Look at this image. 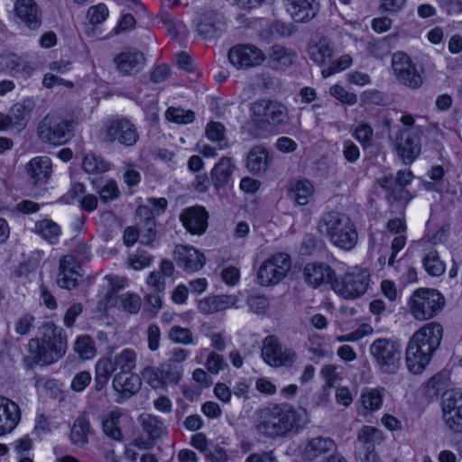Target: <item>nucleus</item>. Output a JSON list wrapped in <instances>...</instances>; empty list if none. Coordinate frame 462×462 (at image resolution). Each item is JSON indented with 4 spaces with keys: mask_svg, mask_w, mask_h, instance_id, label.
<instances>
[{
    "mask_svg": "<svg viewBox=\"0 0 462 462\" xmlns=\"http://www.w3.org/2000/svg\"><path fill=\"white\" fill-rule=\"evenodd\" d=\"M305 424V412L297 411L288 403H281L263 409L255 429L261 435L277 438L297 434Z\"/></svg>",
    "mask_w": 462,
    "mask_h": 462,
    "instance_id": "nucleus-2",
    "label": "nucleus"
},
{
    "mask_svg": "<svg viewBox=\"0 0 462 462\" xmlns=\"http://www.w3.org/2000/svg\"><path fill=\"white\" fill-rule=\"evenodd\" d=\"M383 434L381 430L372 426H363L357 433V440L367 451H374V446L383 441Z\"/></svg>",
    "mask_w": 462,
    "mask_h": 462,
    "instance_id": "nucleus-42",
    "label": "nucleus"
},
{
    "mask_svg": "<svg viewBox=\"0 0 462 462\" xmlns=\"http://www.w3.org/2000/svg\"><path fill=\"white\" fill-rule=\"evenodd\" d=\"M168 339L176 345L196 346L199 337L189 328L173 325L167 332Z\"/></svg>",
    "mask_w": 462,
    "mask_h": 462,
    "instance_id": "nucleus-41",
    "label": "nucleus"
},
{
    "mask_svg": "<svg viewBox=\"0 0 462 462\" xmlns=\"http://www.w3.org/2000/svg\"><path fill=\"white\" fill-rule=\"evenodd\" d=\"M392 67L395 77L402 85L411 88H419L422 85L421 75L406 53L395 52L392 58Z\"/></svg>",
    "mask_w": 462,
    "mask_h": 462,
    "instance_id": "nucleus-15",
    "label": "nucleus"
},
{
    "mask_svg": "<svg viewBox=\"0 0 462 462\" xmlns=\"http://www.w3.org/2000/svg\"><path fill=\"white\" fill-rule=\"evenodd\" d=\"M263 360L274 368H291L298 360L296 351L281 343L275 336H267L261 350Z\"/></svg>",
    "mask_w": 462,
    "mask_h": 462,
    "instance_id": "nucleus-9",
    "label": "nucleus"
},
{
    "mask_svg": "<svg viewBox=\"0 0 462 462\" xmlns=\"http://www.w3.org/2000/svg\"><path fill=\"white\" fill-rule=\"evenodd\" d=\"M308 54L310 59L318 66L328 65L334 55L330 40L326 37L312 39L308 45Z\"/></svg>",
    "mask_w": 462,
    "mask_h": 462,
    "instance_id": "nucleus-27",
    "label": "nucleus"
},
{
    "mask_svg": "<svg viewBox=\"0 0 462 462\" xmlns=\"http://www.w3.org/2000/svg\"><path fill=\"white\" fill-rule=\"evenodd\" d=\"M3 66L13 77L21 76L27 79L34 71L31 62L14 53L7 54L3 58Z\"/></svg>",
    "mask_w": 462,
    "mask_h": 462,
    "instance_id": "nucleus-28",
    "label": "nucleus"
},
{
    "mask_svg": "<svg viewBox=\"0 0 462 462\" xmlns=\"http://www.w3.org/2000/svg\"><path fill=\"white\" fill-rule=\"evenodd\" d=\"M271 157L262 146H254L247 155L246 167L252 173H260L267 170Z\"/></svg>",
    "mask_w": 462,
    "mask_h": 462,
    "instance_id": "nucleus-34",
    "label": "nucleus"
},
{
    "mask_svg": "<svg viewBox=\"0 0 462 462\" xmlns=\"http://www.w3.org/2000/svg\"><path fill=\"white\" fill-rule=\"evenodd\" d=\"M446 387V375L439 373L433 375L424 384V392L427 397H437Z\"/></svg>",
    "mask_w": 462,
    "mask_h": 462,
    "instance_id": "nucleus-50",
    "label": "nucleus"
},
{
    "mask_svg": "<svg viewBox=\"0 0 462 462\" xmlns=\"http://www.w3.org/2000/svg\"><path fill=\"white\" fill-rule=\"evenodd\" d=\"M82 169L88 173H98L109 169L107 162L94 154H87L82 161Z\"/></svg>",
    "mask_w": 462,
    "mask_h": 462,
    "instance_id": "nucleus-52",
    "label": "nucleus"
},
{
    "mask_svg": "<svg viewBox=\"0 0 462 462\" xmlns=\"http://www.w3.org/2000/svg\"><path fill=\"white\" fill-rule=\"evenodd\" d=\"M35 108V102L32 98L28 97L20 103L14 104L11 110L10 116L14 125L18 126H25L32 116V113Z\"/></svg>",
    "mask_w": 462,
    "mask_h": 462,
    "instance_id": "nucleus-39",
    "label": "nucleus"
},
{
    "mask_svg": "<svg viewBox=\"0 0 462 462\" xmlns=\"http://www.w3.org/2000/svg\"><path fill=\"white\" fill-rule=\"evenodd\" d=\"M80 264L73 255H65L60 260L57 284L67 290L74 289L81 277Z\"/></svg>",
    "mask_w": 462,
    "mask_h": 462,
    "instance_id": "nucleus-21",
    "label": "nucleus"
},
{
    "mask_svg": "<svg viewBox=\"0 0 462 462\" xmlns=\"http://www.w3.org/2000/svg\"><path fill=\"white\" fill-rule=\"evenodd\" d=\"M253 124L263 130H279L288 122V109L279 101L260 98L249 106Z\"/></svg>",
    "mask_w": 462,
    "mask_h": 462,
    "instance_id": "nucleus-5",
    "label": "nucleus"
},
{
    "mask_svg": "<svg viewBox=\"0 0 462 462\" xmlns=\"http://www.w3.org/2000/svg\"><path fill=\"white\" fill-rule=\"evenodd\" d=\"M236 166L230 157H222L211 171V180L216 189L223 188L231 180Z\"/></svg>",
    "mask_w": 462,
    "mask_h": 462,
    "instance_id": "nucleus-32",
    "label": "nucleus"
},
{
    "mask_svg": "<svg viewBox=\"0 0 462 462\" xmlns=\"http://www.w3.org/2000/svg\"><path fill=\"white\" fill-rule=\"evenodd\" d=\"M442 420L448 430L455 434L462 433V392L449 390L443 394Z\"/></svg>",
    "mask_w": 462,
    "mask_h": 462,
    "instance_id": "nucleus-13",
    "label": "nucleus"
},
{
    "mask_svg": "<svg viewBox=\"0 0 462 462\" xmlns=\"http://www.w3.org/2000/svg\"><path fill=\"white\" fill-rule=\"evenodd\" d=\"M142 380L134 372L116 373L112 379V387L118 396L116 402L122 403L135 395L141 389Z\"/></svg>",
    "mask_w": 462,
    "mask_h": 462,
    "instance_id": "nucleus-18",
    "label": "nucleus"
},
{
    "mask_svg": "<svg viewBox=\"0 0 462 462\" xmlns=\"http://www.w3.org/2000/svg\"><path fill=\"white\" fill-rule=\"evenodd\" d=\"M384 392L383 388H370L364 391L360 397L362 407L369 412L380 410L383 402Z\"/></svg>",
    "mask_w": 462,
    "mask_h": 462,
    "instance_id": "nucleus-45",
    "label": "nucleus"
},
{
    "mask_svg": "<svg viewBox=\"0 0 462 462\" xmlns=\"http://www.w3.org/2000/svg\"><path fill=\"white\" fill-rule=\"evenodd\" d=\"M15 17L29 30H39L42 23V13L35 0H15Z\"/></svg>",
    "mask_w": 462,
    "mask_h": 462,
    "instance_id": "nucleus-17",
    "label": "nucleus"
},
{
    "mask_svg": "<svg viewBox=\"0 0 462 462\" xmlns=\"http://www.w3.org/2000/svg\"><path fill=\"white\" fill-rule=\"evenodd\" d=\"M205 366L209 373L217 374L227 367V364L223 356L217 352H211L207 357Z\"/></svg>",
    "mask_w": 462,
    "mask_h": 462,
    "instance_id": "nucleus-60",
    "label": "nucleus"
},
{
    "mask_svg": "<svg viewBox=\"0 0 462 462\" xmlns=\"http://www.w3.org/2000/svg\"><path fill=\"white\" fill-rule=\"evenodd\" d=\"M166 277L160 272L152 271L147 276V285L156 292H163L166 289Z\"/></svg>",
    "mask_w": 462,
    "mask_h": 462,
    "instance_id": "nucleus-63",
    "label": "nucleus"
},
{
    "mask_svg": "<svg viewBox=\"0 0 462 462\" xmlns=\"http://www.w3.org/2000/svg\"><path fill=\"white\" fill-rule=\"evenodd\" d=\"M156 237L155 223L152 218H147L144 228L139 232L140 243L145 245H152Z\"/></svg>",
    "mask_w": 462,
    "mask_h": 462,
    "instance_id": "nucleus-61",
    "label": "nucleus"
},
{
    "mask_svg": "<svg viewBox=\"0 0 462 462\" xmlns=\"http://www.w3.org/2000/svg\"><path fill=\"white\" fill-rule=\"evenodd\" d=\"M109 11L106 5L103 3H99L88 9L87 18L91 24H100L106 20Z\"/></svg>",
    "mask_w": 462,
    "mask_h": 462,
    "instance_id": "nucleus-56",
    "label": "nucleus"
},
{
    "mask_svg": "<svg viewBox=\"0 0 462 462\" xmlns=\"http://www.w3.org/2000/svg\"><path fill=\"white\" fill-rule=\"evenodd\" d=\"M335 448L336 443L332 439L328 437H316L309 440L304 452L309 459L313 460L333 450Z\"/></svg>",
    "mask_w": 462,
    "mask_h": 462,
    "instance_id": "nucleus-37",
    "label": "nucleus"
},
{
    "mask_svg": "<svg viewBox=\"0 0 462 462\" xmlns=\"http://www.w3.org/2000/svg\"><path fill=\"white\" fill-rule=\"evenodd\" d=\"M443 327L438 322L424 324L413 333L406 347V365L414 374H421L439 347Z\"/></svg>",
    "mask_w": 462,
    "mask_h": 462,
    "instance_id": "nucleus-1",
    "label": "nucleus"
},
{
    "mask_svg": "<svg viewBox=\"0 0 462 462\" xmlns=\"http://www.w3.org/2000/svg\"><path fill=\"white\" fill-rule=\"evenodd\" d=\"M303 275L305 282L316 288L332 282L336 273L327 263H310L304 267Z\"/></svg>",
    "mask_w": 462,
    "mask_h": 462,
    "instance_id": "nucleus-26",
    "label": "nucleus"
},
{
    "mask_svg": "<svg viewBox=\"0 0 462 462\" xmlns=\"http://www.w3.org/2000/svg\"><path fill=\"white\" fill-rule=\"evenodd\" d=\"M109 358L117 373L134 372L136 367L137 353L133 348H124Z\"/></svg>",
    "mask_w": 462,
    "mask_h": 462,
    "instance_id": "nucleus-36",
    "label": "nucleus"
},
{
    "mask_svg": "<svg viewBox=\"0 0 462 462\" xmlns=\"http://www.w3.org/2000/svg\"><path fill=\"white\" fill-rule=\"evenodd\" d=\"M445 302L444 296L438 290L420 288L410 296L408 306L416 320L425 321L440 313Z\"/></svg>",
    "mask_w": 462,
    "mask_h": 462,
    "instance_id": "nucleus-6",
    "label": "nucleus"
},
{
    "mask_svg": "<svg viewBox=\"0 0 462 462\" xmlns=\"http://www.w3.org/2000/svg\"><path fill=\"white\" fill-rule=\"evenodd\" d=\"M352 64V58L349 55H342L337 60H331L328 62V67L325 68L321 71V75L323 78H328L337 72L345 70L349 68Z\"/></svg>",
    "mask_w": 462,
    "mask_h": 462,
    "instance_id": "nucleus-54",
    "label": "nucleus"
},
{
    "mask_svg": "<svg viewBox=\"0 0 462 462\" xmlns=\"http://www.w3.org/2000/svg\"><path fill=\"white\" fill-rule=\"evenodd\" d=\"M93 433L88 415L80 413L74 420L70 430L71 442L79 447H84L88 443V436Z\"/></svg>",
    "mask_w": 462,
    "mask_h": 462,
    "instance_id": "nucleus-29",
    "label": "nucleus"
},
{
    "mask_svg": "<svg viewBox=\"0 0 462 462\" xmlns=\"http://www.w3.org/2000/svg\"><path fill=\"white\" fill-rule=\"evenodd\" d=\"M296 53L282 45H273L268 53V61L274 69H285L295 61Z\"/></svg>",
    "mask_w": 462,
    "mask_h": 462,
    "instance_id": "nucleus-31",
    "label": "nucleus"
},
{
    "mask_svg": "<svg viewBox=\"0 0 462 462\" xmlns=\"http://www.w3.org/2000/svg\"><path fill=\"white\" fill-rule=\"evenodd\" d=\"M37 134L43 143L64 144L73 136V122L55 114H48L39 123Z\"/></svg>",
    "mask_w": 462,
    "mask_h": 462,
    "instance_id": "nucleus-7",
    "label": "nucleus"
},
{
    "mask_svg": "<svg viewBox=\"0 0 462 462\" xmlns=\"http://www.w3.org/2000/svg\"><path fill=\"white\" fill-rule=\"evenodd\" d=\"M139 138L136 125L125 117L111 120L100 132V139L103 143H118L125 147L135 145Z\"/></svg>",
    "mask_w": 462,
    "mask_h": 462,
    "instance_id": "nucleus-10",
    "label": "nucleus"
},
{
    "mask_svg": "<svg viewBox=\"0 0 462 462\" xmlns=\"http://www.w3.org/2000/svg\"><path fill=\"white\" fill-rule=\"evenodd\" d=\"M285 7L296 23H307L319 11V0H284Z\"/></svg>",
    "mask_w": 462,
    "mask_h": 462,
    "instance_id": "nucleus-23",
    "label": "nucleus"
},
{
    "mask_svg": "<svg viewBox=\"0 0 462 462\" xmlns=\"http://www.w3.org/2000/svg\"><path fill=\"white\" fill-rule=\"evenodd\" d=\"M116 304L130 314H136L141 309L142 300L139 295L126 292L117 297Z\"/></svg>",
    "mask_w": 462,
    "mask_h": 462,
    "instance_id": "nucleus-48",
    "label": "nucleus"
},
{
    "mask_svg": "<svg viewBox=\"0 0 462 462\" xmlns=\"http://www.w3.org/2000/svg\"><path fill=\"white\" fill-rule=\"evenodd\" d=\"M180 219L189 233L201 236L208 228V213L202 206H192L182 210Z\"/></svg>",
    "mask_w": 462,
    "mask_h": 462,
    "instance_id": "nucleus-19",
    "label": "nucleus"
},
{
    "mask_svg": "<svg viewBox=\"0 0 462 462\" xmlns=\"http://www.w3.org/2000/svg\"><path fill=\"white\" fill-rule=\"evenodd\" d=\"M329 94L341 103L349 106L356 104L358 100L357 96L355 93L348 92L345 88L337 84L333 85L329 88Z\"/></svg>",
    "mask_w": 462,
    "mask_h": 462,
    "instance_id": "nucleus-58",
    "label": "nucleus"
},
{
    "mask_svg": "<svg viewBox=\"0 0 462 462\" xmlns=\"http://www.w3.org/2000/svg\"><path fill=\"white\" fill-rule=\"evenodd\" d=\"M140 423L143 432L154 440L166 434L167 428L162 419L151 414H143L140 416Z\"/></svg>",
    "mask_w": 462,
    "mask_h": 462,
    "instance_id": "nucleus-40",
    "label": "nucleus"
},
{
    "mask_svg": "<svg viewBox=\"0 0 462 462\" xmlns=\"http://www.w3.org/2000/svg\"><path fill=\"white\" fill-rule=\"evenodd\" d=\"M173 254L177 266L187 273L198 272L205 264L204 254L193 246L178 245Z\"/></svg>",
    "mask_w": 462,
    "mask_h": 462,
    "instance_id": "nucleus-20",
    "label": "nucleus"
},
{
    "mask_svg": "<svg viewBox=\"0 0 462 462\" xmlns=\"http://www.w3.org/2000/svg\"><path fill=\"white\" fill-rule=\"evenodd\" d=\"M315 188L309 180H298L291 183L290 196L299 205H307L313 198Z\"/></svg>",
    "mask_w": 462,
    "mask_h": 462,
    "instance_id": "nucleus-38",
    "label": "nucleus"
},
{
    "mask_svg": "<svg viewBox=\"0 0 462 462\" xmlns=\"http://www.w3.org/2000/svg\"><path fill=\"white\" fill-rule=\"evenodd\" d=\"M165 118L175 124L188 125L195 120V113L190 109L170 106L165 111Z\"/></svg>",
    "mask_w": 462,
    "mask_h": 462,
    "instance_id": "nucleus-47",
    "label": "nucleus"
},
{
    "mask_svg": "<svg viewBox=\"0 0 462 462\" xmlns=\"http://www.w3.org/2000/svg\"><path fill=\"white\" fill-rule=\"evenodd\" d=\"M35 231L51 244L57 243L60 235V226L49 219L38 221L35 224Z\"/></svg>",
    "mask_w": 462,
    "mask_h": 462,
    "instance_id": "nucleus-46",
    "label": "nucleus"
},
{
    "mask_svg": "<svg viewBox=\"0 0 462 462\" xmlns=\"http://www.w3.org/2000/svg\"><path fill=\"white\" fill-rule=\"evenodd\" d=\"M25 171L34 185H43L51 178V161L48 156L34 157L26 163Z\"/></svg>",
    "mask_w": 462,
    "mask_h": 462,
    "instance_id": "nucleus-25",
    "label": "nucleus"
},
{
    "mask_svg": "<svg viewBox=\"0 0 462 462\" xmlns=\"http://www.w3.org/2000/svg\"><path fill=\"white\" fill-rule=\"evenodd\" d=\"M224 23V16L221 13L209 9L206 10L202 15L200 22L198 23L197 30L199 34L204 37H212L217 31L221 29Z\"/></svg>",
    "mask_w": 462,
    "mask_h": 462,
    "instance_id": "nucleus-30",
    "label": "nucleus"
},
{
    "mask_svg": "<svg viewBox=\"0 0 462 462\" xmlns=\"http://www.w3.org/2000/svg\"><path fill=\"white\" fill-rule=\"evenodd\" d=\"M97 192L103 202L116 199L120 196V190L115 180H106L102 187L97 189Z\"/></svg>",
    "mask_w": 462,
    "mask_h": 462,
    "instance_id": "nucleus-59",
    "label": "nucleus"
},
{
    "mask_svg": "<svg viewBox=\"0 0 462 462\" xmlns=\"http://www.w3.org/2000/svg\"><path fill=\"white\" fill-rule=\"evenodd\" d=\"M370 353L382 373L393 374L401 365L402 347L393 340L377 338L370 346Z\"/></svg>",
    "mask_w": 462,
    "mask_h": 462,
    "instance_id": "nucleus-8",
    "label": "nucleus"
},
{
    "mask_svg": "<svg viewBox=\"0 0 462 462\" xmlns=\"http://www.w3.org/2000/svg\"><path fill=\"white\" fill-rule=\"evenodd\" d=\"M236 301V297L228 295L208 297L199 302V310L204 314H211L233 307Z\"/></svg>",
    "mask_w": 462,
    "mask_h": 462,
    "instance_id": "nucleus-33",
    "label": "nucleus"
},
{
    "mask_svg": "<svg viewBox=\"0 0 462 462\" xmlns=\"http://www.w3.org/2000/svg\"><path fill=\"white\" fill-rule=\"evenodd\" d=\"M42 340L30 339L28 349L35 364L47 365L58 361L66 352L67 339L63 329L51 322L42 327Z\"/></svg>",
    "mask_w": 462,
    "mask_h": 462,
    "instance_id": "nucleus-4",
    "label": "nucleus"
},
{
    "mask_svg": "<svg viewBox=\"0 0 462 462\" xmlns=\"http://www.w3.org/2000/svg\"><path fill=\"white\" fill-rule=\"evenodd\" d=\"M153 257L145 252H137L132 254L127 258L129 267L135 271H140L152 264Z\"/></svg>",
    "mask_w": 462,
    "mask_h": 462,
    "instance_id": "nucleus-57",
    "label": "nucleus"
},
{
    "mask_svg": "<svg viewBox=\"0 0 462 462\" xmlns=\"http://www.w3.org/2000/svg\"><path fill=\"white\" fill-rule=\"evenodd\" d=\"M247 303L250 310L256 314H263L269 308V300L264 295H252Z\"/></svg>",
    "mask_w": 462,
    "mask_h": 462,
    "instance_id": "nucleus-62",
    "label": "nucleus"
},
{
    "mask_svg": "<svg viewBox=\"0 0 462 462\" xmlns=\"http://www.w3.org/2000/svg\"><path fill=\"white\" fill-rule=\"evenodd\" d=\"M206 136L212 142H222L225 137V126L219 122H209L206 127Z\"/></svg>",
    "mask_w": 462,
    "mask_h": 462,
    "instance_id": "nucleus-64",
    "label": "nucleus"
},
{
    "mask_svg": "<svg viewBox=\"0 0 462 462\" xmlns=\"http://www.w3.org/2000/svg\"><path fill=\"white\" fill-rule=\"evenodd\" d=\"M74 349L82 359H90L96 355L94 342L88 336L79 337L75 342Z\"/></svg>",
    "mask_w": 462,
    "mask_h": 462,
    "instance_id": "nucleus-53",
    "label": "nucleus"
},
{
    "mask_svg": "<svg viewBox=\"0 0 462 462\" xmlns=\"http://www.w3.org/2000/svg\"><path fill=\"white\" fill-rule=\"evenodd\" d=\"M21 411L17 403L0 395V436L11 432L19 423Z\"/></svg>",
    "mask_w": 462,
    "mask_h": 462,
    "instance_id": "nucleus-24",
    "label": "nucleus"
},
{
    "mask_svg": "<svg viewBox=\"0 0 462 462\" xmlns=\"http://www.w3.org/2000/svg\"><path fill=\"white\" fill-rule=\"evenodd\" d=\"M142 377L153 389L165 387L160 367H145L142 372Z\"/></svg>",
    "mask_w": 462,
    "mask_h": 462,
    "instance_id": "nucleus-55",
    "label": "nucleus"
},
{
    "mask_svg": "<svg viewBox=\"0 0 462 462\" xmlns=\"http://www.w3.org/2000/svg\"><path fill=\"white\" fill-rule=\"evenodd\" d=\"M291 259L288 254L277 253L268 257L257 273V282L262 286L275 285L288 273Z\"/></svg>",
    "mask_w": 462,
    "mask_h": 462,
    "instance_id": "nucleus-11",
    "label": "nucleus"
},
{
    "mask_svg": "<svg viewBox=\"0 0 462 462\" xmlns=\"http://www.w3.org/2000/svg\"><path fill=\"white\" fill-rule=\"evenodd\" d=\"M121 417L122 413L119 411H111L101 417L103 433L116 441L123 440V433L119 426Z\"/></svg>",
    "mask_w": 462,
    "mask_h": 462,
    "instance_id": "nucleus-35",
    "label": "nucleus"
},
{
    "mask_svg": "<svg viewBox=\"0 0 462 462\" xmlns=\"http://www.w3.org/2000/svg\"><path fill=\"white\" fill-rule=\"evenodd\" d=\"M421 263L425 272L432 277H439L446 271V264L435 249L425 252Z\"/></svg>",
    "mask_w": 462,
    "mask_h": 462,
    "instance_id": "nucleus-44",
    "label": "nucleus"
},
{
    "mask_svg": "<svg viewBox=\"0 0 462 462\" xmlns=\"http://www.w3.org/2000/svg\"><path fill=\"white\" fill-rule=\"evenodd\" d=\"M162 379L164 381V386L168 384H176L181 378L183 367L176 366L166 361L160 366Z\"/></svg>",
    "mask_w": 462,
    "mask_h": 462,
    "instance_id": "nucleus-51",
    "label": "nucleus"
},
{
    "mask_svg": "<svg viewBox=\"0 0 462 462\" xmlns=\"http://www.w3.org/2000/svg\"><path fill=\"white\" fill-rule=\"evenodd\" d=\"M122 178L128 187L137 186L142 180L139 167L134 162H125L122 166Z\"/></svg>",
    "mask_w": 462,
    "mask_h": 462,
    "instance_id": "nucleus-49",
    "label": "nucleus"
},
{
    "mask_svg": "<svg viewBox=\"0 0 462 462\" xmlns=\"http://www.w3.org/2000/svg\"><path fill=\"white\" fill-rule=\"evenodd\" d=\"M231 65L237 69H248L263 64L266 60L263 51L251 43H239L231 47L227 53Z\"/></svg>",
    "mask_w": 462,
    "mask_h": 462,
    "instance_id": "nucleus-14",
    "label": "nucleus"
},
{
    "mask_svg": "<svg viewBox=\"0 0 462 462\" xmlns=\"http://www.w3.org/2000/svg\"><path fill=\"white\" fill-rule=\"evenodd\" d=\"M318 230L336 247L352 250L358 242L355 223L345 213L331 210L322 214L318 222Z\"/></svg>",
    "mask_w": 462,
    "mask_h": 462,
    "instance_id": "nucleus-3",
    "label": "nucleus"
},
{
    "mask_svg": "<svg viewBox=\"0 0 462 462\" xmlns=\"http://www.w3.org/2000/svg\"><path fill=\"white\" fill-rule=\"evenodd\" d=\"M115 371L109 356L98 359L95 366V388L97 391H101L106 387Z\"/></svg>",
    "mask_w": 462,
    "mask_h": 462,
    "instance_id": "nucleus-43",
    "label": "nucleus"
},
{
    "mask_svg": "<svg viewBox=\"0 0 462 462\" xmlns=\"http://www.w3.org/2000/svg\"><path fill=\"white\" fill-rule=\"evenodd\" d=\"M117 71L123 76H130L141 71L146 63L143 52L137 50H126L114 58Z\"/></svg>",
    "mask_w": 462,
    "mask_h": 462,
    "instance_id": "nucleus-22",
    "label": "nucleus"
},
{
    "mask_svg": "<svg viewBox=\"0 0 462 462\" xmlns=\"http://www.w3.org/2000/svg\"><path fill=\"white\" fill-rule=\"evenodd\" d=\"M394 147L402 162L411 164L420 153V137L413 129H401L395 136Z\"/></svg>",
    "mask_w": 462,
    "mask_h": 462,
    "instance_id": "nucleus-16",
    "label": "nucleus"
},
{
    "mask_svg": "<svg viewBox=\"0 0 462 462\" xmlns=\"http://www.w3.org/2000/svg\"><path fill=\"white\" fill-rule=\"evenodd\" d=\"M370 275L366 270L355 269L332 283L336 293L344 299H356L367 291Z\"/></svg>",
    "mask_w": 462,
    "mask_h": 462,
    "instance_id": "nucleus-12",
    "label": "nucleus"
}]
</instances>
